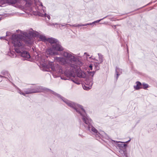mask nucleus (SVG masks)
Wrapping results in <instances>:
<instances>
[{
    "label": "nucleus",
    "instance_id": "nucleus-29",
    "mask_svg": "<svg viewBox=\"0 0 157 157\" xmlns=\"http://www.w3.org/2000/svg\"><path fill=\"white\" fill-rule=\"evenodd\" d=\"M89 67L90 68V70H92V69H93L92 67H92V66L91 65H90L89 66Z\"/></svg>",
    "mask_w": 157,
    "mask_h": 157
},
{
    "label": "nucleus",
    "instance_id": "nucleus-23",
    "mask_svg": "<svg viewBox=\"0 0 157 157\" xmlns=\"http://www.w3.org/2000/svg\"><path fill=\"white\" fill-rule=\"evenodd\" d=\"M142 88L144 89H146L148 87V85L147 84L145 83H143L142 84Z\"/></svg>",
    "mask_w": 157,
    "mask_h": 157
},
{
    "label": "nucleus",
    "instance_id": "nucleus-20",
    "mask_svg": "<svg viewBox=\"0 0 157 157\" xmlns=\"http://www.w3.org/2000/svg\"><path fill=\"white\" fill-rule=\"evenodd\" d=\"M100 63L96 62L94 63V65L95 67V68L96 70H98L99 69V64Z\"/></svg>",
    "mask_w": 157,
    "mask_h": 157
},
{
    "label": "nucleus",
    "instance_id": "nucleus-35",
    "mask_svg": "<svg viewBox=\"0 0 157 157\" xmlns=\"http://www.w3.org/2000/svg\"><path fill=\"white\" fill-rule=\"evenodd\" d=\"M10 53L11 54H12V56L13 57H14V55H13V52H12L11 51H10Z\"/></svg>",
    "mask_w": 157,
    "mask_h": 157
},
{
    "label": "nucleus",
    "instance_id": "nucleus-28",
    "mask_svg": "<svg viewBox=\"0 0 157 157\" xmlns=\"http://www.w3.org/2000/svg\"><path fill=\"white\" fill-rule=\"evenodd\" d=\"M67 25H69L70 26H71V25L70 24H68ZM77 25H76V24H74L73 25H72L71 26H74V27H78Z\"/></svg>",
    "mask_w": 157,
    "mask_h": 157
},
{
    "label": "nucleus",
    "instance_id": "nucleus-13",
    "mask_svg": "<svg viewBox=\"0 0 157 157\" xmlns=\"http://www.w3.org/2000/svg\"><path fill=\"white\" fill-rule=\"evenodd\" d=\"M116 73L117 75V79L118 77L122 73V69L119 68L118 67H116Z\"/></svg>",
    "mask_w": 157,
    "mask_h": 157
},
{
    "label": "nucleus",
    "instance_id": "nucleus-14",
    "mask_svg": "<svg viewBox=\"0 0 157 157\" xmlns=\"http://www.w3.org/2000/svg\"><path fill=\"white\" fill-rule=\"evenodd\" d=\"M74 75L73 74V75L72 77L70 78V80L72 81L74 83L77 84L79 85L80 84V82L77 79L75 78L74 76Z\"/></svg>",
    "mask_w": 157,
    "mask_h": 157
},
{
    "label": "nucleus",
    "instance_id": "nucleus-21",
    "mask_svg": "<svg viewBox=\"0 0 157 157\" xmlns=\"http://www.w3.org/2000/svg\"><path fill=\"white\" fill-rule=\"evenodd\" d=\"M98 55L99 58V60L100 61V63H101L103 61L102 56L100 53H98Z\"/></svg>",
    "mask_w": 157,
    "mask_h": 157
},
{
    "label": "nucleus",
    "instance_id": "nucleus-41",
    "mask_svg": "<svg viewBox=\"0 0 157 157\" xmlns=\"http://www.w3.org/2000/svg\"><path fill=\"white\" fill-rule=\"evenodd\" d=\"M116 26V25H114V27H115Z\"/></svg>",
    "mask_w": 157,
    "mask_h": 157
},
{
    "label": "nucleus",
    "instance_id": "nucleus-39",
    "mask_svg": "<svg viewBox=\"0 0 157 157\" xmlns=\"http://www.w3.org/2000/svg\"><path fill=\"white\" fill-rule=\"evenodd\" d=\"M1 74H2V75H5V74H4L3 73V72H1Z\"/></svg>",
    "mask_w": 157,
    "mask_h": 157
},
{
    "label": "nucleus",
    "instance_id": "nucleus-38",
    "mask_svg": "<svg viewBox=\"0 0 157 157\" xmlns=\"http://www.w3.org/2000/svg\"><path fill=\"white\" fill-rule=\"evenodd\" d=\"M0 77H1V78H4V77L3 76H2V75H0Z\"/></svg>",
    "mask_w": 157,
    "mask_h": 157
},
{
    "label": "nucleus",
    "instance_id": "nucleus-22",
    "mask_svg": "<svg viewBox=\"0 0 157 157\" xmlns=\"http://www.w3.org/2000/svg\"><path fill=\"white\" fill-rule=\"evenodd\" d=\"M67 24H66L65 23H63V24H58L57 23H50V25H59V27H60V25H61L62 26H64L66 25H67Z\"/></svg>",
    "mask_w": 157,
    "mask_h": 157
},
{
    "label": "nucleus",
    "instance_id": "nucleus-17",
    "mask_svg": "<svg viewBox=\"0 0 157 157\" xmlns=\"http://www.w3.org/2000/svg\"><path fill=\"white\" fill-rule=\"evenodd\" d=\"M24 94H25H25H33L32 92L31 91V90L30 88H29L27 89L24 91Z\"/></svg>",
    "mask_w": 157,
    "mask_h": 157
},
{
    "label": "nucleus",
    "instance_id": "nucleus-4",
    "mask_svg": "<svg viewBox=\"0 0 157 157\" xmlns=\"http://www.w3.org/2000/svg\"><path fill=\"white\" fill-rule=\"evenodd\" d=\"M32 93H38L41 92H50V93L54 94V95L57 96L58 98L61 99L64 102H65L67 105L68 104L70 101L62 97L60 94H57L53 91L44 87L40 85H34L30 88Z\"/></svg>",
    "mask_w": 157,
    "mask_h": 157
},
{
    "label": "nucleus",
    "instance_id": "nucleus-10",
    "mask_svg": "<svg viewBox=\"0 0 157 157\" xmlns=\"http://www.w3.org/2000/svg\"><path fill=\"white\" fill-rule=\"evenodd\" d=\"M47 41L51 44L52 46V45L55 44L59 42V41L57 39L52 37L48 38Z\"/></svg>",
    "mask_w": 157,
    "mask_h": 157
},
{
    "label": "nucleus",
    "instance_id": "nucleus-15",
    "mask_svg": "<svg viewBox=\"0 0 157 157\" xmlns=\"http://www.w3.org/2000/svg\"><path fill=\"white\" fill-rule=\"evenodd\" d=\"M136 86H134V88L136 90H138L140 88H142V85L141 83L139 82H136Z\"/></svg>",
    "mask_w": 157,
    "mask_h": 157
},
{
    "label": "nucleus",
    "instance_id": "nucleus-16",
    "mask_svg": "<svg viewBox=\"0 0 157 157\" xmlns=\"http://www.w3.org/2000/svg\"><path fill=\"white\" fill-rule=\"evenodd\" d=\"M39 37L40 40L43 41H47V39L46 38L45 36L43 35H39Z\"/></svg>",
    "mask_w": 157,
    "mask_h": 157
},
{
    "label": "nucleus",
    "instance_id": "nucleus-12",
    "mask_svg": "<svg viewBox=\"0 0 157 157\" xmlns=\"http://www.w3.org/2000/svg\"><path fill=\"white\" fill-rule=\"evenodd\" d=\"M77 75L79 77L84 78L86 77V72L80 71H78Z\"/></svg>",
    "mask_w": 157,
    "mask_h": 157
},
{
    "label": "nucleus",
    "instance_id": "nucleus-36",
    "mask_svg": "<svg viewBox=\"0 0 157 157\" xmlns=\"http://www.w3.org/2000/svg\"><path fill=\"white\" fill-rule=\"evenodd\" d=\"M84 26H87V25H89L88 23L84 24Z\"/></svg>",
    "mask_w": 157,
    "mask_h": 157
},
{
    "label": "nucleus",
    "instance_id": "nucleus-7",
    "mask_svg": "<svg viewBox=\"0 0 157 157\" xmlns=\"http://www.w3.org/2000/svg\"><path fill=\"white\" fill-rule=\"evenodd\" d=\"M93 83V78H90L89 77H87L86 79L85 84L86 85L88 86H89L87 87L86 89L84 88V87H83V88L86 90H88L91 88Z\"/></svg>",
    "mask_w": 157,
    "mask_h": 157
},
{
    "label": "nucleus",
    "instance_id": "nucleus-3",
    "mask_svg": "<svg viewBox=\"0 0 157 157\" xmlns=\"http://www.w3.org/2000/svg\"><path fill=\"white\" fill-rule=\"evenodd\" d=\"M25 37L23 38V36L20 34H13L12 35L10 40L14 47L15 51L20 54L21 56L25 58L29 59L30 56L29 53L26 51L25 43L28 44L31 43V36H34L33 32L30 31L29 33L24 32L22 33Z\"/></svg>",
    "mask_w": 157,
    "mask_h": 157
},
{
    "label": "nucleus",
    "instance_id": "nucleus-6",
    "mask_svg": "<svg viewBox=\"0 0 157 157\" xmlns=\"http://www.w3.org/2000/svg\"><path fill=\"white\" fill-rule=\"evenodd\" d=\"M52 48L55 51L61 52L63 50L64 48L61 45V44L59 41L55 44L52 45Z\"/></svg>",
    "mask_w": 157,
    "mask_h": 157
},
{
    "label": "nucleus",
    "instance_id": "nucleus-19",
    "mask_svg": "<svg viewBox=\"0 0 157 157\" xmlns=\"http://www.w3.org/2000/svg\"><path fill=\"white\" fill-rule=\"evenodd\" d=\"M35 3V5H38L39 6H41L42 7V9H44L43 8L44 7L43 6L42 3L41 2H40L39 1H37V2H36V3ZM42 10H43V9L42 10H40V11H38V13L39 12V11L40 12Z\"/></svg>",
    "mask_w": 157,
    "mask_h": 157
},
{
    "label": "nucleus",
    "instance_id": "nucleus-25",
    "mask_svg": "<svg viewBox=\"0 0 157 157\" xmlns=\"http://www.w3.org/2000/svg\"><path fill=\"white\" fill-rule=\"evenodd\" d=\"M18 92L20 94H21L22 95H25V94H24V92H22L21 90L20 89H19L18 88Z\"/></svg>",
    "mask_w": 157,
    "mask_h": 157
},
{
    "label": "nucleus",
    "instance_id": "nucleus-40",
    "mask_svg": "<svg viewBox=\"0 0 157 157\" xmlns=\"http://www.w3.org/2000/svg\"><path fill=\"white\" fill-rule=\"evenodd\" d=\"M17 32H18V31H20V30H17Z\"/></svg>",
    "mask_w": 157,
    "mask_h": 157
},
{
    "label": "nucleus",
    "instance_id": "nucleus-26",
    "mask_svg": "<svg viewBox=\"0 0 157 157\" xmlns=\"http://www.w3.org/2000/svg\"><path fill=\"white\" fill-rule=\"evenodd\" d=\"M78 27H80V26H84V24H80L78 25Z\"/></svg>",
    "mask_w": 157,
    "mask_h": 157
},
{
    "label": "nucleus",
    "instance_id": "nucleus-34",
    "mask_svg": "<svg viewBox=\"0 0 157 157\" xmlns=\"http://www.w3.org/2000/svg\"><path fill=\"white\" fill-rule=\"evenodd\" d=\"M0 39H5V37H0Z\"/></svg>",
    "mask_w": 157,
    "mask_h": 157
},
{
    "label": "nucleus",
    "instance_id": "nucleus-1",
    "mask_svg": "<svg viewBox=\"0 0 157 157\" xmlns=\"http://www.w3.org/2000/svg\"><path fill=\"white\" fill-rule=\"evenodd\" d=\"M62 57H56L55 60L63 65L64 68L63 70L60 66L54 65L53 62L42 60L40 64L43 67V70L45 71H49L50 69L58 73L64 72L66 77L61 76V78L64 80H70V78L73 75V73L77 68V63H78L79 66L82 65L83 63L77 60V58L73 56V53L68 51H63L61 54Z\"/></svg>",
    "mask_w": 157,
    "mask_h": 157
},
{
    "label": "nucleus",
    "instance_id": "nucleus-5",
    "mask_svg": "<svg viewBox=\"0 0 157 157\" xmlns=\"http://www.w3.org/2000/svg\"><path fill=\"white\" fill-rule=\"evenodd\" d=\"M107 140H109L110 143H112L113 144L114 143H117L116 144V146L118 147L120 150H121V149H123L124 148H125L127 146V144H125V142H117L115 140H113L109 138V137L108 139H107ZM130 140L131 139H130L128 141L125 142V143H128L129 142ZM122 151H123L124 154V153H125L123 150L122 151L121 150V152H122Z\"/></svg>",
    "mask_w": 157,
    "mask_h": 157
},
{
    "label": "nucleus",
    "instance_id": "nucleus-11",
    "mask_svg": "<svg viewBox=\"0 0 157 157\" xmlns=\"http://www.w3.org/2000/svg\"><path fill=\"white\" fill-rule=\"evenodd\" d=\"M17 0H0V2L5 4L7 3L9 4H14L17 2Z\"/></svg>",
    "mask_w": 157,
    "mask_h": 157
},
{
    "label": "nucleus",
    "instance_id": "nucleus-37",
    "mask_svg": "<svg viewBox=\"0 0 157 157\" xmlns=\"http://www.w3.org/2000/svg\"><path fill=\"white\" fill-rule=\"evenodd\" d=\"M93 24H94V23H93V22L92 23H88L89 25H91Z\"/></svg>",
    "mask_w": 157,
    "mask_h": 157
},
{
    "label": "nucleus",
    "instance_id": "nucleus-2",
    "mask_svg": "<svg viewBox=\"0 0 157 157\" xmlns=\"http://www.w3.org/2000/svg\"><path fill=\"white\" fill-rule=\"evenodd\" d=\"M67 105L75 109L81 116L83 122V125L85 129L92 133L97 140L101 141L100 139H101L104 141L107 142L104 139H105L106 140L108 139L109 136L103 131L99 132L93 126L92 120L87 115L82 105L71 101Z\"/></svg>",
    "mask_w": 157,
    "mask_h": 157
},
{
    "label": "nucleus",
    "instance_id": "nucleus-24",
    "mask_svg": "<svg viewBox=\"0 0 157 157\" xmlns=\"http://www.w3.org/2000/svg\"><path fill=\"white\" fill-rule=\"evenodd\" d=\"M106 17H105L104 18H103L102 19H101L100 20H97V21H95L93 22V23H94V24H97V23H98V22H99L101 20L103 19H104Z\"/></svg>",
    "mask_w": 157,
    "mask_h": 157
},
{
    "label": "nucleus",
    "instance_id": "nucleus-9",
    "mask_svg": "<svg viewBox=\"0 0 157 157\" xmlns=\"http://www.w3.org/2000/svg\"><path fill=\"white\" fill-rule=\"evenodd\" d=\"M46 10L43 9V10L40 12L39 11L38 13V15L39 16L42 17H47L49 20L50 19V17L49 15L47 14L46 13Z\"/></svg>",
    "mask_w": 157,
    "mask_h": 157
},
{
    "label": "nucleus",
    "instance_id": "nucleus-27",
    "mask_svg": "<svg viewBox=\"0 0 157 157\" xmlns=\"http://www.w3.org/2000/svg\"><path fill=\"white\" fill-rule=\"evenodd\" d=\"M10 33L9 32H7L6 33V36H10Z\"/></svg>",
    "mask_w": 157,
    "mask_h": 157
},
{
    "label": "nucleus",
    "instance_id": "nucleus-32",
    "mask_svg": "<svg viewBox=\"0 0 157 157\" xmlns=\"http://www.w3.org/2000/svg\"><path fill=\"white\" fill-rule=\"evenodd\" d=\"M123 157H127V156L126 153H124V155Z\"/></svg>",
    "mask_w": 157,
    "mask_h": 157
},
{
    "label": "nucleus",
    "instance_id": "nucleus-18",
    "mask_svg": "<svg viewBox=\"0 0 157 157\" xmlns=\"http://www.w3.org/2000/svg\"><path fill=\"white\" fill-rule=\"evenodd\" d=\"M88 74L89 75L90 77V78H93L94 76V75L95 73V71H87Z\"/></svg>",
    "mask_w": 157,
    "mask_h": 157
},
{
    "label": "nucleus",
    "instance_id": "nucleus-31",
    "mask_svg": "<svg viewBox=\"0 0 157 157\" xmlns=\"http://www.w3.org/2000/svg\"><path fill=\"white\" fill-rule=\"evenodd\" d=\"M84 55H86V56H89L90 55L89 54H88L86 52H85L84 53Z\"/></svg>",
    "mask_w": 157,
    "mask_h": 157
},
{
    "label": "nucleus",
    "instance_id": "nucleus-30",
    "mask_svg": "<svg viewBox=\"0 0 157 157\" xmlns=\"http://www.w3.org/2000/svg\"><path fill=\"white\" fill-rule=\"evenodd\" d=\"M89 58L90 59H94L95 60H96V61H98V60L97 59H96L95 58H92V56H91V57H90Z\"/></svg>",
    "mask_w": 157,
    "mask_h": 157
},
{
    "label": "nucleus",
    "instance_id": "nucleus-8",
    "mask_svg": "<svg viewBox=\"0 0 157 157\" xmlns=\"http://www.w3.org/2000/svg\"><path fill=\"white\" fill-rule=\"evenodd\" d=\"M46 53L47 55H55L59 54L58 52L55 51L52 48V46L51 48L47 49L46 51Z\"/></svg>",
    "mask_w": 157,
    "mask_h": 157
},
{
    "label": "nucleus",
    "instance_id": "nucleus-33",
    "mask_svg": "<svg viewBox=\"0 0 157 157\" xmlns=\"http://www.w3.org/2000/svg\"><path fill=\"white\" fill-rule=\"evenodd\" d=\"M34 2H35V3H36V2H37V1H39V0H34Z\"/></svg>",
    "mask_w": 157,
    "mask_h": 157
}]
</instances>
